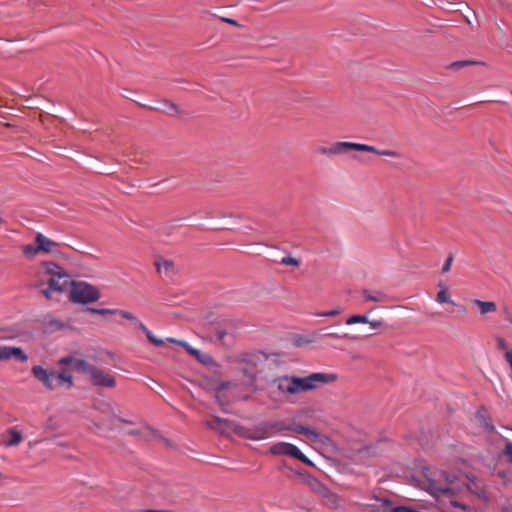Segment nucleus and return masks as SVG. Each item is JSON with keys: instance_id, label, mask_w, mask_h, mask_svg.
<instances>
[{"instance_id": "nucleus-1", "label": "nucleus", "mask_w": 512, "mask_h": 512, "mask_svg": "<svg viewBox=\"0 0 512 512\" xmlns=\"http://www.w3.org/2000/svg\"><path fill=\"white\" fill-rule=\"evenodd\" d=\"M33 376L43 384L48 390H55L64 385L67 388L73 386V377L67 368H63L59 372L47 370L42 366H34L31 369Z\"/></svg>"}, {"instance_id": "nucleus-2", "label": "nucleus", "mask_w": 512, "mask_h": 512, "mask_svg": "<svg viewBox=\"0 0 512 512\" xmlns=\"http://www.w3.org/2000/svg\"><path fill=\"white\" fill-rule=\"evenodd\" d=\"M336 373L315 372L305 377L294 376L296 394L313 391L321 386L336 382Z\"/></svg>"}, {"instance_id": "nucleus-3", "label": "nucleus", "mask_w": 512, "mask_h": 512, "mask_svg": "<svg viewBox=\"0 0 512 512\" xmlns=\"http://www.w3.org/2000/svg\"><path fill=\"white\" fill-rule=\"evenodd\" d=\"M458 480L455 476H450L446 471H441L438 474V478L429 480V486L431 492L439 497L447 494H454L459 491L455 481Z\"/></svg>"}, {"instance_id": "nucleus-4", "label": "nucleus", "mask_w": 512, "mask_h": 512, "mask_svg": "<svg viewBox=\"0 0 512 512\" xmlns=\"http://www.w3.org/2000/svg\"><path fill=\"white\" fill-rule=\"evenodd\" d=\"M100 298V293L96 287L86 282H72L70 290V300L75 303H91Z\"/></svg>"}, {"instance_id": "nucleus-5", "label": "nucleus", "mask_w": 512, "mask_h": 512, "mask_svg": "<svg viewBox=\"0 0 512 512\" xmlns=\"http://www.w3.org/2000/svg\"><path fill=\"white\" fill-rule=\"evenodd\" d=\"M45 273L50 276L48 286L56 292H62L70 283V276L65 270L54 262L44 263Z\"/></svg>"}, {"instance_id": "nucleus-6", "label": "nucleus", "mask_w": 512, "mask_h": 512, "mask_svg": "<svg viewBox=\"0 0 512 512\" xmlns=\"http://www.w3.org/2000/svg\"><path fill=\"white\" fill-rule=\"evenodd\" d=\"M269 451L272 455L291 456L307 465H313V463L298 449V447L288 442L275 443L270 447Z\"/></svg>"}, {"instance_id": "nucleus-7", "label": "nucleus", "mask_w": 512, "mask_h": 512, "mask_svg": "<svg viewBox=\"0 0 512 512\" xmlns=\"http://www.w3.org/2000/svg\"><path fill=\"white\" fill-rule=\"evenodd\" d=\"M58 364L60 366H71L76 371L89 375L94 365L90 364L85 359L79 358L76 354H71L59 359Z\"/></svg>"}, {"instance_id": "nucleus-8", "label": "nucleus", "mask_w": 512, "mask_h": 512, "mask_svg": "<svg viewBox=\"0 0 512 512\" xmlns=\"http://www.w3.org/2000/svg\"><path fill=\"white\" fill-rule=\"evenodd\" d=\"M88 376L91 383L95 386L105 388H113L116 386V381L113 375L96 366L93 367Z\"/></svg>"}, {"instance_id": "nucleus-9", "label": "nucleus", "mask_w": 512, "mask_h": 512, "mask_svg": "<svg viewBox=\"0 0 512 512\" xmlns=\"http://www.w3.org/2000/svg\"><path fill=\"white\" fill-rule=\"evenodd\" d=\"M356 148H358L357 143L339 141L332 143L330 146L327 147H320L318 152L321 155L336 156L346 154L350 151H356Z\"/></svg>"}, {"instance_id": "nucleus-10", "label": "nucleus", "mask_w": 512, "mask_h": 512, "mask_svg": "<svg viewBox=\"0 0 512 512\" xmlns=\"http://www.w3.org/2000/svg\"><path fill=\"white\" fill-rule=\"evenodd\" d=\"M28 359V355L20 347L9 345L0 346V361L15 360L20 363H25Z\"/></svg>"}, {"instance_id": "nucleus-11", "label": "nucleus", "mask_w": 512, "mask_h": 512, "mask_svg": "<svg viewBox=\"0 0 512 512\" xmlns=\"http://www.w3.org/2000/svg\"><path fill=\"white\" fill-rule=\"evenodd\" d=\"M237 432L241 436L254 441L264 440L272 436H275V431H273L272 428L269 427V422L263 423L253 430Z\"/></svg>"}, {"instance_id": "nucleus-12", "label": "nucleus", "mask_w": 512, "mask_h": 512, "mask_svg": "<svg viewBox=\"0 0 512 512\" xmlns=\"http://www.w3.org/2000/svg\"><path fill=\"white\" fill-rule=\"evenodd\" d=\"M466 489L476 495L479 498L486 499V486L484 482L477 478L474 475H466L463 480H461Z\"/></svg>"}, {"instance_id": "nucleus-13", "label": "nucleus", "mask_w": 512, "mask_h": 512, "mask_svg": "<svg viewBox=\"0 0 512 512\" xmlns=\"http://www.w3.org/2000/svg\"><path fill=\"white\" fill-rule=\"evenodd\" d=\"M273 385L281 395H295V384L293 376H280L273 380Z\"/></svg>"}, {"instance_id": "nucleus-14", "label": "nucleus", "mask_w": 512, "mask_h": 512, "mask_svg": "<svg viewBox=\"0 0 512 512\" xmlns=\"http://www.w3.org/2000/svg\"><path fill=\"white\" fill-rule=\"evenodd\" d=\"M35 243L39 244V249L41 253L49 254L55 252V249L59 247V244L42 233H37L35 236Z\"/></svg>"}, {"instance_id": "nucleus-15", "label": "nucleus", "mask_w": 512, "mask_h": 512, "mask_svg": "<svg viewBox=\"0 0 512 512\" xmlns=\"http://www.w3.org/2000/svg\"><path fill=\"white\" fill-rule=\"evenodd\" d=\"M166 341L182 346L189 354L195 356L202 363H208L211 360L210 356L202 354L199 350L191 347L187 342L183 340L167 338Z\"/></svg>"}, {"instance_id": "nucleus-16", "label": "nucleus", "mask_w": 512, "mask_h": 512, "mask_svg": "<svg viewBox=\"0 0 512 512\" xmlns=\"http://www.w3.org/2000/svg\"><path fill=\"white\" fill-rule=\"evenodd\" d=\"M357 146H358V148H356V151H360V152H369V153L377 154L379 156H387V157H392V158H399L401 156V154L395 150H379L374 146H370L367 144H361V143H357Z\"/></svg>"}, {"instance_id": "nucleus-17", "label": "nucleus", "mask_w": 512, "mask_h": 512, "mask_svg": "<svg viewBox=\"0 0 512 512\" xmlns=\"http://www.w3.org/2000/svg\"><path fill=\"white\" fill-rule=\"evenodd\" d=\"M299 476L302 477L303 483L306 484L312 491L321 495L322 492H325V486L315 477L311 476L308 473H298Z\"/></svg>"}, {"instance_id": "nucleus-18", "label": "nucleus", "mask_w": 512, "mask_h": 512, "mask_svg": "<svg viewBox=\"0 0 512 512\" xmlns=\"http://www.w3.org/2000/svg\"><path fill=\"white\" fill-rule=\"evenodd\" d=\"M206 426L220 433H225L226 430L230 428V422L227 419H222L215 416L206 421Z\"/></svg>"}, {"instance_id": "nucleus-19", "label": "nucleus", "mask_w": 512, "mask_h": 512, "mask_svg": "<svg viewBox=\"0 0 512 512\" xmlns=\"http://www.w3.org/2000/svg\"><path fill=\"white\" fill-rule=\"evenodd\" d=\"M436 301H437L438 303H440V304H444V303H446V304H450V305H452V306H454V307H459V308H461V310H462L464 313H466V312H467V310H466V307H465V306H461V305H459L458 303H456L455 301H453V300H452V298H451V296H450V294H449V292H448V289H447V287H445V286H443V287L441 288V290L437 293V295H436Z\"/></svg>"}, {"instance_id": "nucleus-20", "label": "nucleus", "mask_w": 512, "mask_h": 512, "mask_svg": "<svg viewBox=\"0 0 512 512\" xmlns=\"http://www.w3.org/2000/svg\"><path fill=\"white\" fill-rule=\"evenodd\" d=\"M155 266L157 268V271L160 274H164L165 276H171L175 273V264L172 260L167 259H158L155 262Z\"/></svg>"}, {"instance_id": "nucleus-21", "label": "nucleus", "mask_w": 512, "mask_h": 512, "mask_svg": "<svg viewBox=\"0 0 512 512\" xmlns=\"http://www.w3.org/2000/svg\"><path fill=\"white\" fill-rule=\"evenodd\" d=\"M472 303L478 307L480 315L494 313L497 310V305L493 301H483L480 299H473Z\"/></svg>"}, {"instance_id": "nucleus-22", "label": "nucleus", "mask_w": 512, "mask_h": 512, "mask_svg": "<svg viewBox=\"0 0 512 512\" xmlns=\"http://www.w3.org/2000/svg\"><path fill=\"white\" fill-rule=\"evenodd\" d=\"M288 431H293V432H296L299 434H303L311 440L318 439V433L315 430L305 427L301 424L294 423V424L289 425Z\"/></svg>"}, {"instance_id": "nucleus-23", "label": "nucleus", "mask_w": 512, "mask_h": 512, "mask_svg": "<svg viewBox=\"0 0 512 512\" xmlns=\"http://www.w3.org/2000/svg\"><path fill=\"white\" fill-rule=\"evenodd\" d=\"M326 505L332 507V508H338L340 506V498L335 493L331 492L327 487L325 488V492H322L320 495Z\"/></svg>"}, {"instance_id": "nucleus-24", "label": "nucleus", "mask_w": 512, "mask_h": 512, "mask_svg": "<svg viewBox=\"0 0 512 512\" xmlns=\"http://www.w3.org/2000/svg\"><path fill=\"white\" fill-rule=\"evenodd\" d=\"M7 431L10 436V439L5 443L6 446H17L22 442L23 436L21 432L17 429V427H11Z\"/></svg>"}, {"instance_id": "nucleus-25", "label": "nucleus", "mask_w": 512, "mask_h": 512, "mask_svg": "<svg viewBox=\"0 0 512 512\" xmlns=\"http://www.w3.org/2000/svg\"><path fill=\"white\" fill-rule=\"evenodd\" d=\"M476 418L479 421L480 425L483 426L485 429L490 431L494 430V427L490 423L487 410L485 408L482 407L477 411Z\"/></svg>"}, {"instance_id": "nucleus-26", "label": "nucleus", "mask_w": 512, "mask_h": 512, "mask_svg": "<svg viewBox=\"0 0 512 512\" xmlns=\"http://www.w3.org/2000/svg\"><path fill=\"white\" fill-rule=\"evenodd\" d=\"M152 110H156V111H161V112H165V113H168V114H176L178 112V107L177 105H175L174 103H171L169 101H163L161 103H159L158 106H155V107H151Z\"/></svg>"}, {"instance_id": "nucleus-27", "label": "nucleus", "mask_w": 512, "mask_h": 512, "mask_svg": "<svg viewBox=\"0 0 512 512\" xmlns=\"http://www.w3.org/2000/svg\"><path fill=\"white\" fill-rule=\"evenodd\" d=\"M22 253L23 255L28 258V259H33L35 258L38 254H40V249H39V244H36L35 245H25L22 247Z\"/></svg>"}, {"instance_id": "nucleus-28", "label": "nucleus", "mask_w": 512, "mask_h": 512, "mask_svg": "<svg viewBox=\"0 0 512 512\" xmlns=\"http://www.w3.org/2000/svg\"><path fill=\"white\" fill-rule=\"evenodd\" d=\"M364 300L373 302H382L385 299V295L381 292H371L369 290H363Z\"/></svg>"}, {"instance_id": "nucleus-29", "label": "nucleus", "mask_w": 512, "mask_h": 512, "mask_svg": "<svg viewBox=\"0 0 512 512\" xmlns=\"http://www.w3.org/2000/svg\"><path fill=\"white\" fill-rule=\"evenodd\" d=\"M269 427L275 431V435L288 431L289 425L284 421H269Z\"/></svg>"}, {"instance_id": "nucleus-30", "label": "nucleus", "mask_w": 512, "mask_h": 512, "mask_svg": "<svg viewBox=\"0 0 512 512\" xmlns=\"http://www.w3.org/2000/svg\"><path fill=\"white\" fill-rule=\"evenodd\" d=\"M230 386V383L229 382H225V383H222L221 386L216 390V394H215V398L217 400V402L221 405V406H224V405H227L229 403V400L226 399L223 395H222V390L229 387Z\"/></svg>"}, {"instance_id": "nucleus-31", "label": "nucleus", "mask_w": 512, "mask_h": 512, "mask_svg": "<svg viewBox=\"0 0 512 512\" xmlns=\"http://www.w3.org/2000/svg\"><path fill=\"white\" fill-rule=\"evenodd\" d=\"M357 323H368V317L366 315H353L346 320L347 325H353Z\"/></svg>"}, {"instance_id": "nucleus-32", "label": "nucleus", "mask_w": 512, "mask_h": 512, "mask_svg": "<svg viewBox=\"0 0 512 512\" xmlns=\"http://www.w3.org/2000/svg\"><path fill=\"white\" fill-rule=\"evenodd\" d=\"M282 265L286 266H295L298 267L300 265V261L292 256L283 257L280 261Z\"/></svg>"}, {"instance_id": "nucleus-33", "label": "nucleus", "mask_w": 512, "mask_h": 512, "mask_svg": "<svg viewBox=\"0 0 512 512\" xmlns=\"http://www.w3.org/2000/svg\"><path fill=\"white\" fill-rule=\"evenodd\" d=\"M496 346L498 350L504 351L505 353H507V351L510 350V348H508L506 340L503 337L496 338Z\"/></svg>"}, {"instance_id": "nucleus-34", "label": "nucleus", "mask_w": 512, "mask_h": 512, "mask_svg": "<svg viewBox=\"0 0 512 512\" xmlns=\"http://www.w3.org/2000/svg\"><path fill=\"white\" fill-rule=\"evenodd\" d=\"M146 336L149 342L155 346H162L164 344V340L157 338L151 331H147Z\"/></svg>"}, {"instance_id": "nucleus-35", "label": "nucleus", "mask_w": 512, "mask_h": 512, "mask_svg": "<svg viewBox=\"0 0 512 512\" xmlns=\"http://www.w3.org/2000/svg\"><path fill=\"white\" fill-rule=\"evenodd\" d=\"M93 313H97L100 315H116L117 309H97V308H90L89 309Z\"/></svg>"}, {"instance_id": "nucleus-36", "label": "nucleus", "mask_w": 512, "mask_h": 512, "mask_svg": "<svg viewBox=\"0 0 512 512\" xmlns=\"http://www.w3.org/2000/svg\"><path fill=\"white\" fill-rule=\"evenodd\" d=\"M116 315H119L126 320L132 321L133 323L137 319L132 313L125 311V310L117 309Z\"/></svg>"}, {"instance_id": "nucleus-37", "label": "nucleus", "mask_w": 512, "mask_h": 512, "mask_svg": "<svg viewBox=\"0 0 512 512\" xmlns=\"http://www.w3.org/2000/svg\"><path fill=\"white\" fill-rule=\"evenodd\" d=\"M475 62L473 61H456V62H453L451 65H450V68L452 69H460V68H463L465 66H468V65H471V64H474Z\"/></svg>"}, {"instance_id": "nucleus-38", "label": "nucleus", "mask_w": 512, "mask_h": 512, "mask_svg": "<svg viewBox=\"0 0 512 512\" xmlns=\"http://www.w3.org/2000/svg\"><path fill=\"white\" fill-rule=\"evenodd\" d=\"M340 313H341V309L340 308H335V309L330 310V311L318 313L317 315L321 316V317H334V316L339 315Z\"/></svg>"}, {"instance_id": "nucleus-39", "label": "nucleus", "mask_w": 512, "mask_h": 512, "mask_svg": "<svg viewBox=\"0 0 512 512\" xmlns=\"http://www.w3.org/2000/svg\"><path fill=\"white\" fill-rule=\"evenodd\" d=\"M453 260H454L453 255H449L442 267V273H447L451 269Z\"/></svg>"}, {"instance_id": "nucleus-40", "label": "nucleus", "mask_w": 512, "mask_h": 512, "mask_svg": "<svg viewBox=\"0 0 512 512\" xmlns=\"http://www.w3.org/2000/svg\"><path fill=\"white\" fill-rule=\"evenodd\" d=\"M53 292H56L54 289H52L50 286H48L47 288L43 289L41 291L42 295L46 298V299H51L52 298V293Z\"/></svg>"}, {"instance_id": "nucleus-41", "label": "nucleus", "mask_w": 512, "mask_h": 512, "mask_svg": "<svg viewBox=\"0 0 512 512\" xmlns=\"http://www.w3.org/2000/svg\"><path fill=\"white\" fill-rule=\"evenodd\" d=\"M504 359L509 364V366L511 368V377H512V347L510 348L509 351H507V353L504 354Z\"/></svg>"}, {"instance_id": "nucleus-42", "label": "nucleus", "mask_w": 512, "mask_h": 512, "mask_svg": "<svg viewBox=\"0 0 512 512\" xmlns=\"http://www.w3.org/2000/svg\"><path fill=\"white\" fill-rule=\"evenodd\" d=\"M327 336L329 337H334V338H341V337H346V338H349V339H352V340H355L356 339V336H351L349 334H344L343 336L335 333V332H330V333H327L326 334Z\"/></svg>"}, {"instance_id": "nucleus-43", "label": "nucleus", "mask_w": 512, "mask_h": 512, "mask_svg": "<svg viewBox=\"0 0 512 512\" xmlns=\"http://www.w3.org/2000/svg\"><path fill=\"white\" fill-rule=\"evenodd\" d=\"M135 326H137L139 329H141L146 335H147V331H150L146 325L141 322L140 320L136 319L135 322H134Z\"/></svg>"}, {"instance_id": "nucleus-44", "label": "nucleus", "mask_w": 512, "mask_h": 512, "mask_svg": "<svg viewBox=\"0 0 512 512\" xmlns=\"http://www.w3.org/2000/svg\"><path fill=\"white\" fill-rule=\"evenodd\" d=\"M220 19H221V21H223V22H225L227 24H230V25H233V26H237V27L240 26V24L236 20H234L232 18L221 17Z\"/></svg>"}, {"instance_id": "nucleus-45", "label": "nucleus", "mask_w": 512, "mask_h": 512, "mask_svg": "<svg viewBox=\"0 0 512 512\" xmlns=\"http://www.w3.org/2000/svg\"><path fill=\"white\" fill-rule=\"evenodd\" d=\"M505 454L512 460V442L506 443Z\"/></svg>"}, {"instance_id": "nucleus-46", "label": "nucleus", "mask_w": 512, "mask_h": 512, "mask_svg": "<svg viewBox=\"0 0 512 512\" xmlns=\"http://www.w3.org/2000/svg\"><path fill=\"white\" fill-rule=\"evenodd\" d=\"M451 505H452V506H454V507L461 508V509H463V510H467V509H469V507H468L467 505H465V504H463V503H460V502H458V501H456V500H452V501H451Z\"/></svg>"}, {"instance_id": "nucleus-47", "label": "nucleus", "mask_w": 512, "mask_h": 512, "mask_svg": "<svg viewBox=\"0 0 512 512\" xmlns=\"http://www.w3.org/2000/svg\"><path fill=\"white\" fill-rule=\"evenodd\" d=\"M368 324L373 328V329H377L381 326V321L379 320H373V321H369L368 320Z\"/></svg>"}, {"instance_id": "nucleus-48", "label": "nucleus", "mask_w": 512, "mask_h": 512, "mask_svg": "<svg viewBox=\"0 0 512 512\" xmlns=\"http://www.w3.org/2000/svg\"><path fill=\"white\" fill-rule=\"evenodd\" d=\"M505 317L512 324V314L507 310H505Z\"/></svg>"}, {"instance_id": "nucleus-49", "label": "nucleus", "mask_w": 512, "mask_h": 512, "mask_svg": "<svg viewBox=\"0 0 512 512\" xmlns=\"http://www.w3.org/2000/svg\"><path fill=\"white\" fill-rule=\"evenodd\" d=\"M217 334H218L219 339H221V340H222V339L224 338V336H225V332H224V331H218V332H217Z\"/></svg>"}, {"instance_id": "nucleus-50", "label": "nucleus", "mask_w": 512, "mask_h": 512, "mask_svg": "<svg viewBox=\"0 0 512 512\" xmlns=\"http://www.w3.org/2000/svg\"><path fill=\"white\" fill-rule=\"evenodd\" d=\"M129 434L134 435V434H137V433H136V431H135V430H131V431H129Z\"/></svg>"}]
</instances>
